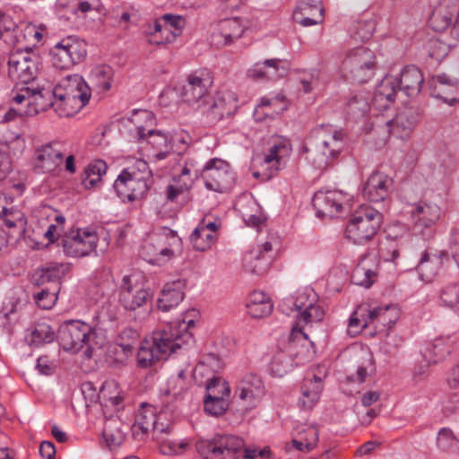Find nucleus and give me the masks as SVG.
<instances>
[{
    "instance_id": "69168bd1",
    "label": "nucleus",
    "mask_w": 459,
    "mask_h": 459,
    "mask_svg": "<svg viewBox=\"0 0 459 459\" xmlns=\"http://www.w3.org/2000/svg\"><path fill=\"white\" fill-rule=\"evenodd\" d=\"M373 359L368 356L361 364L357 368L356 373L348 377V379L352 382L363 383L368 374V368L373 367Z\"/></svg>"
},
{
    "instance_id": "774afa93",
    "label": "nucleus",
    "mask_w": 459,
    "mask_h": 459,
    "mask_svg": "<svg viewBox=\"0 0 459 459\" xmlns=\"http://www.w3.org/2000/svg\"><path fill=\"white\" fill-rule=\"evenodd\" d=\"M13 96L12 100L16 104H22L24 100H28L29 106L32 104V95L34 93V89L28 86L22 87L21 89L15 87L13 91Z\"/></svg>"
},
{
    "instance_id": "5701e85b",
    "label": "nucleus",
    "mask_w": 459,
    "mask_h": 459,
    "mask_svg": "<svg viewBox=\"0 0 459 459\" xmlns=\"http://www.w3.org/2000/svg\"><path fill=\"white\" fill-rule=\"evenodd\" d=\"M444 258H448L446 251H441L437 254L432 253L428 248L425 249L417 264V271L421 280L430 281L442 266Z\"/></svg>"
},
{
    "instance_id": "4be33fe9",
    "label": "nucleus",
    "mask_w": 459,
    "mask_h": 459,
    "mask_svg": "<svg viewBox=\"0 0 459 459\" xmlns=\"http://www.w3.org/2000/svg\"><path fill=\"white\" fill-rule=\"evenodd\" d=\"M289 65L281 59H266L262 64L255 65L247 71L248 77L255 80L275 79L287 74Z\"/></svg>"
},
{
    "instance_id": "603ef678",
    "label": "nucleus",
    "mask_w": 459,
    "mask_h": 459,
    "mask_svg": "<svg viewBox=\"0 0 459 459\" xmlns=\"http://www.w3.org/2000/svg\"><path fill=\"white\" fill-rule=\"evenodd\" d=\"M443 304L459 313V284L449 283L446 285L440 293Z\"/></svg>"
},
{
    "instance_id": "2f4dec72",
    "label": "nucleus",
    "mask_w": 459,
    "mask_h": 459,
    "mask_svg": "<svg viewBox=\"0 0 459 459\" xmlns=\"http://www.w3.org/2000/svg\"><path fill=\"white\" fill-rule=\"evenodd\" d=\"M272 255H262V250L253 249L244 257V268L247 272L261 275L270 267Z\"/></svg>"
},
{
    "instance_id": "5fc2aeb1",
    "label": "nucleus",
    "mask_w": 459,
    "mask_h": 459,
    "mask_svg": "<svg viewBox=\"0 0 459 459\" xmlns=\"http://www.w3.org/2000/svg\"><path fill=\"white\" fill-rule=\"evenodd\" d=\"M204 411L209 415L220 416L226 412L229 408L227 399L211 398V395H204Z\"/></svg>"
},
{
    "instance_id": "052dcab7",
    "label": "nucleus",
    "mask_w": 459,
    "mask_h": 459,
    "mask_svg": "<svg viewBox=\"0 0 459 459\" xmlns=\"http://www.w3.org/2000/svg\"><path fill=\"white\" fill-rule=\"evenodd\" d=\"M88 85L83 78L79 74H70L64 78L58 85L54 88V91L64 93L69 92V90L74 91L78 87H82L85 89V86Z\"/></svg>"
},
{
    "instance_id": "a211bd4d",
    "label": "nucleus",
    "mask_w": 459,
    "mask_h": 459,
    "mask_svg": "<svg viewBox=\"0 0 459 459\" xmlns=\"http://www.w3.org/2000/svg\"><path fill=\"white\" fill-rule=\"evenodd\" d=\"M212 82V77L206 70L189 74L180 92L183 100L189 104L199 101L206 94Z\"/></svg>"
},
{
    "instance_id": "4468645a",
    "label": "nucleus",
    "mask_w": 459,
    "mask_h": 459,
    "mask_svg": "<svg viewBox=\"0 0 459 459\" xmlns=\"http://www.w3.org/2000/svg\"><path fill=\"white\" fill-rule=\"evenodd\" d=\"M156 418L155 409L151 405L143 404L138 410L132 426L134 438L141 439L146 433L152 430L154 437L161 439L160 435L171 432L172 427L169 424L164 426L162 423H158Z\"/></svg>"
},
{
    "instance_id": "c03bdc74",
    "label": "nucleus",
    "mask_w": 459,
    "mask_h": 459,
    "mask_svg": "<svg viewBox=\"0 0 459 459\" xmlns=\"http://www.w3.org/2000/svg\"><path fill=\"white\" fill-rule=\"evenodd\" d=\"M113 77L111 67L101 65L91 71V78L100 91L105 92L110 90Z\"/></svg>"
},
{
    "instance_id": "6e6552de",
    "label": "nucleus",
    "mask_w": 459,
    "mask_h": 459,
    "mask_svg": "<svg viewBox=\"0 0 459 459\" xmlns=\"http://www.w3.org/2000/svg\"><path fill=\"white\" fill-rule=\"evenodd\" d=\"M299 335L302 336V341H306L307 339V333H305L301 329H297L296 326H293L288 344V351H278L273 355L270 362V372L273 376L277 377L285 376L293 368V357H306L305 353L308 352V350L307 348H305L303 344L301 345V351H297L300 345V338Z\"/></svg>"
},
{
    "instance_id": "4c0bfd02",
    "label": "nucleus",
    "mask_w": 459,
    "mask_h": 459,
    "mask_svg": "<svg viewBox=\"0 0 459 459\" xmlns=\"http://www.w3.org/2000/svg\"><path fill=\"white\" fill-rule=\"evenodd\" d=\"M185 26V20L180 15L167 13L154 22L155 31H174L172 37H178Z\"/></svg>"
},
{
    "instance_id": "2eb2a0df",
    "label": "nucleus",
    "mask_w": 459,
    "mask_h": 459,
    "mask_svg": "<svg viewBox=\"0 0 459 459\" xmlns=\"http://www.w3.org/2000/svg\"><path fill=\"white\" fill-rule=\"evenodd\" d=\"M327 130L331 134L321 139L317 145V151L321 152L322 157L318 160L317 167L323 168L328 166L333 160L337 159L344 149V133L342 130H332L331 126L320 125L315 131L317 134L323 130Z\"/></svg>"
},
{
    "instance_id": "a18cd8bd",
    "label": "nucleus",
    "mask_w": 459,
    "mask_h": 459,
    "mask_svg": "<svg viewBox=\"0 0 459 459\" xmlns=\"http://www.w3.org/2000/svg\"><path fill=\"white\" fill-rule=\"evenodd\" d=\"M452 17L453 14L446 8L437 7L429 19V25L433 30L442 32L450 26Z\"/></svg>"
},
{
    "instance_id": "f3484780",
    "label": "nucleus",
    "mask_w": 459,
    "mask_h": 459,
    "mask_svg": "<svg viewBox=\"0 0 459 459\" xmlns=\"http://www.w3.org/2000/svg\"><path fill=\"white\" fill-rule=\"evenodd\" d=\"M394 189V180L388 175L380 171H374L367 179L363 189V196L373 203L387 200Z\"/></svg>"
},
{
    "instance_id": "bf43d9fd",
    "label": "nucleus",
    "mask_w": 459,
    "mask_h": 459,
    "mask_svg": "<svg viewBox=\"0 0 459 459\" xmlns=\"http://www.w3.org/2000/svg\"><path fill=\"white\" fill-rule=\"evenodd\" d=\"M59 288L56 286L52 290L48 289H42L39 292L34 295L37 305L42 309H50L56 301V293Z\"/></svg>"
},
{
    "instance_id": "79ce46f5",
    "label": "nucleus",
    "mask_w": 459,
    "mask_h": 459,
    "mask_svg": "<svg viewBox=\"0 0 459 459\" xmlns=\"http://www.w3.org/2000/svg\"><path fill=\"white\" fill-rule=\"evenodd\" d=\"M377 274L371 268L367 267L364 263L358 264L352 271L351 281L352 283L369 288L377 280Z\"/></svg>"
},
{
    "instance_id": "aec40b11",
    "label": "nucleus",
    "mask_w": 459,
    "mask_h": 459,
    "mask_svg": "<svg viewBox=\"0 0 459 459\" xmlns=\"http://www.w3.org/2000/svg\"><path fill=\"white\" fill-rule=\"evenodd\" d=\"M237 102L234 92L230 91L218 92L208 110L211 122H218L234 115L238 109Z\"/></svg>"
},
{
    "instance_id": "8fccbe9b",
    "label": "nucleus",
    "mask_w": 459,
    "mask_h": 459,
    "mask_svg": "<svg viewBox=\"0 0 459 459\" xmlns=\"http://www.w3.org/2000/svg\"><path fill=\"white\" fill-rule=\"evenodd\" d=\"M215 235L205 232L203 228H195L190 235L193 247L197 251H205L211 248L214 242Z\"/></svg>"
},
{
    "instance_id": "de8ad7c7",
    "label": "nucleus",
    "mask_w": 459,
    "mask_h": 459,
    "mask_svg": "<svg viewBox=\"0 0 459 459\" xmlns=\"http://www.w3.org/2000/svg\"><path fill=\"white\" fill-rule=\"evenodd\" d=\"M140 333L134 327H126L117 337V343L122 348L125 354H131L138 342Z\"/></svg>"
},
{
    "instance_id": "39448f33",
    "label": "nucleus",
    "mask_w": 459,
    "mask_h": 459,
    "mask_svg": "<svg viewBox=\"0 0 459 459\" xmlns=\"http://www.w3.org/2000/svg\"><path fill=\"white\" fill-rule=\"evenodd\" d=\"M374 52L366 47L351 49L342 61V71L347 79L356 83H365L375 74Z\"/></svg>"
},
{
    "instance_id": "7c9ffc66",
    "label": "nucleus",
    "mask_w": 459,
    "mask_h": 459,
    "mask_svg": "<svg viewBox=\"0 0 459 459\" xmlns=\"http://www.w3.org/2000/svg\"><path fill=\"white\" fill-rule=\"evenodd\" d=\"M369 99L366 92H359L351 97L345 108L347 117L354 121L366 118L370 110Z\"/></svg>"
},
{
    "instance_id": "9d476101",
    "label": "nucleus",
    "mask_w": 459,
    "mask_h": 459,
    "mask_svg": "<svg viewBox=\"0 0 459 459\" xmlns=\"http://www.w3.org/2000/svg\"><path fill=\"white\" fill-rule=\"evenodd\" d=\"M39 56L30 52H18L12 55L8 60V74L19 84H28L33 82L39 72Z\"/></svg>"
},
{
    "instance_id": "423d86ee",
    "label": "nucleus",
    "mask_w": 459,
    "mask_h": 459,
    "mask_svg": "<svg viewBox=\"0 0 459 459\" xmlns=\"http://www.w3.org/2000/svg\"><path fill=\"white\" fill-rule=\"evenodd\" d=\"M244 446V440L234 435H216L196 443V450L204 459H237Z\"/></svg>"
},
{
    "instance_id": "9b49d317",
    "label": "nucleus",
    "mask_w": 459,
    "mask_h": 459,
    "mask_svg": "<svg viewBox=\"0 0 459 459\" xmlns=\"http://www.w3.org/2000/svg\"><path fill=\"white\" fill-rule=\"evenodd\" d=\"M57 240L65 255L73 257L86 256L93 251L96 252L98 243L94 231L80 229Z\"/></svg>"
},
{
    "instance_id": "49530a36",
    "label": "nucleus",
    "mask_w": 459,
    "mask_h": 459,
    "mask_svg": "<svg viewBox=\"0 0 459 459\" xmlns=\"http://www.w3.org/2000/svg\"><path fill=\"white\" fill-rule=\"evenodd\" d=\"M143 255L145 253L149 256H145L144 259L151 264H160L169 261L173 256V250L169 247H161L155 249L153 244L146 242L142 247Z\"/></svg>"
},
{
    "instance_id": "58836bf2",
    "label": "nucleus",
    "mask_w": 459,
    "mask_h": 459,
    "mask_svg": "<svg viewBox=\"0 0 459 459\" xmlns=\"http://www.w3.org/2000/svg\"><path fill=\"white\" fill-rule=\"evenodd\" d=\"M56 338L53 328L47 323H37L31 330L29 343L35 347L52 342Z\"/></svg>"
},
{
    "instance_id": "412c9836",
    "label": "nucleus",
    "mask_w": 459,
    "mask_h": 459,
    "mask_svg": "<svg viewBox=\"0 0 459 459\" xmlns=\"http://www.w3.org/2000/svg\"><path fill=\"white\" fill-rule=\"evenodd\" d=\"M244 32V27L238 18L221 21L217 28L212 33V43L217 47H224L231 44Z\"/></svg>"
},
{
    "instance_id": "13d9d810",
    "label": "nucleus",
    "mask_w": 459,
    "mask_h": 459,
    "mask_svg": "<svg viewBox=\"0 0 459 459\" xmlns=\"http://www.w3.org/2000/svg\"><path fill=\"white\" fill-rule=\"evenodd\" d=\"M456 437L449 428H442L437 437V446L443 452L452 453Z\"/></svg>"
},
{
    "instance_id": "c756f323",
    "label": "nucleus",
    "mask_w": 459,
    "mask_h": 459,
    "mask_svg": "<svg viewBox=\"0 0 459 459\" xmlns=\"http://www.w3.org/2000/svg\"><path fill=\"white\" fill-rule=\"evenodd\" d=\"M46 96L48 100L53 96L56 98V102H49L48 105H54V111L59 117H71L80 111L84 106L82 103L74 99V97H69V95L61 92H46Z\"/></svg>"
},
{
    "instance_id": "c9c22d12",
    "label": "nucleus",
    "mask_w": 459,
    "mask_h": 459,
    "mask_svg": "<svg viewBox=\"0 0 459 459\" xmlns=\"http://www.w3.org/2000/svg\"><path fill=\"white\" fill-rule=\"evenodd\" d=\"M108 166L102 160H96L90 163L82 175V183L85 188L94 187L101 177L106 174Z\"/></svg>"
},
{
    "instance_id": "1a4fd4ad",
    "label": "nucleus",
    "mask_w": 459,
    "mask_h": 459,
    "mask_svg": "<svg viewBox=\"0 0 459 459\" xmlns=\"http://www.w3.org/2000/svg\"><path fill=\"white\" fill-rule=\"evenodd\" d=\"M85 41L69 36L56 43L51 50L52 64L57 69H69L87 56Z\"/></svg>"
},
{
    "instance_id": "f03ea898",
    "label": "nucleus",
    "mask_w": 459,
    "mask_h": 459,
    "mask_svg": "<svg viewBox=\"0 0 459 459\" xmlns=\"http://www.w3.org/2000/svg\"><path fill=\"white\" fill-rule=\"evenodd\" d=\"M56 338L65 351L77 353L85 347L84 357L92 358L96 332L90 325L80 320L65 321L59 326Z\"/></svg>"
},
{
    "instance_id": "b1692460",
    "label": "nucleus",
    "mask_w": 459,
    "mask_h": 459,
    "mask_svg": "<svg viewBox=\"0 0 459 459\" xmlns=\"http://www.w3.org/2000/svg\"><path fill=\"white\" fill-rule=\"evenodd\" d=\"M399 91H403L408 97L417 96L424 82V77L421 71L415 65L406 66L400 74L395 77Z\"/></svg>"
},
{
    "instance_id": "864d4df0",
    "label": "nucleus",
    "mask_w": 459,
    "mask_h": 459,
    "mask_svg": "<svg viewBox=\"0 0 459 459\" xmlns=\"http://www.w3.org/2000/svg\"><path fill=\"white\" fill-rule=\"evenodd\" d=\"M324 316L325 310L320 306L309 302L307 307L298 316V324L304 322L307 325L314 322H321Z\"/></svg>"
},
{
    "instance_id": "a19ab883",
    "label": "nucleus",
    "mask_w": 459,
    "mask_h": 459,
    "mask_svg": "<svg viewBox=\"0 0 459 459\" xmlns=\"http://www.w3.org/2000/svg\"><path fill=\"white\" fill-rule=\"evenodd\" d=\"M397 91H399V86L396 78L385 76L377 88L375 99L377 101L385 100L388 103H393Z\"/></svg>"
},
{
    "instance_id": "dca6fc26",
    "label": "nucleus",
    "mask_w": 459,
    "mask_h": 459,
    "mask_svg": "<svg viewBox=\"0 0 459 459\" xmlns=\"http://www.w3.org/2000/svg\"><path fill=\"white\" fill-rule=\"evenodd\" d=\"M346 195L339 190H319L315 193L312 205L318 218H333L342 210Z\"/></svg>"
},
{
    "instance_id": "e433bc0d",
    "label": "nucleus",
    "mask_w": 459,
    "mask_h": 459,
    "mask_svg": "<svg viewBox=\"0 0 459 459\" xmlns=\"http://www.w3.org/2000/svg\"><path fill=\"white\" fill-rule=\"evenodd\" d=\"M122 422L116 418L108 419L103 429V437L108 446H120L125 439V433L121 429Z\"/></svg>"
},
{
    "instance_id": "09e8293b",
    "label": "nucleus",
    "mask_w": 459,
    "mask_h": 459,
    "mask_svg": "<svg viewBox=\"0 0 459 459\" xmlns=\"http://www.w3.org/2000/svg\"><path fill=\"white\" fill-rule=\"evenodd\" d=\"M230 394L229 383L221 377H214L208 380L206 385L205 395H211V398L227 399Z\"/></svg>"
},
{
    "instance_id": "680f3d73",
    "label": "nucleus",
    "mask_w": 459,
    "mask_h": 459,
    "mask_svg": "<svg viewBox=\"0 0 459 459\" xmlns=\"http://www.w3.org/2000/svg\"><path fill=\"white\" fill-rule=\"evenodd\" d=\"M187 446L188 443L185 440L161 439L160 451L166 455H175L182 454Z\"/></svg>"
},
{
    "instance_id": "4d7b16f0",
    "label": "nucleus",
    "mask_w": 459,
    "mask_h": 459,
    "mask_svg": "<svg viewBox=\"0 0 459 459\" xmlns=\"http://www.w3.org/2000/svg\"><path fill=\"white\" fill-rule=\"evenodd\" d=\"M46 92H54V89H34V93L32 95V104L35 106L34 111L39 113V111H46L48 108H52L54 109V105H48L49 102H56V96H53L49 100L46 96Z\"/></svg>"
},
{
    "instance_id": "ea45409f",
    "label": "nucleus",
    "mask_w": 459,
    "mask_h": 459,
    "mask_svg": "<svg viewBox=\"0 0 459 459\" xmlns=\"http://www.w3.org/2000/svg\"><path fill=\"white\" fill-rule=\"evenodd\" d=\"M398 312L390 306L377 307L368 310V319L370 322L378 321L382 325L391 328L397 320Z\"/></svg>"
},
{
    "instance_id": "a878e982",
    "label": "nucleus",
    "mask_w": 459,
    "mask_h": 459,
    "mask_svg": "<svg viewBox=\"0 0 459 459\" xmlns=\"http://www.w3.org/2000/svg\"><path fill=\"white\" fill-rule=\"evenodd\" d=\"M323 390V378L313 376L311 379H305L301 385V396L299 399V406L302 410H311L320 398Z\"/></svg>"
},
{
    "instance_id": "f8f14e48",
    "label": "nucleus",
    "mask_w": 459,
    "mask_h": 459,
    "mask_svg": "<svg viewBox=\"0 0 459 459\" xmlns=\"http://www.w3.org/2000/svg\"><path fill=\"white\" fill-rule=\"evenodd\" d=\"M412 230L424 239L431 238L436 231V223L440 218V208L437 204L420 203L411 211Z\"/></svg>"
},
{
    "instance_id": "ddd939ff",
    "label": "nucleus",
    "mask_w": 459,
    "mask_h": 459,
    "mask_svg": "<svg viewBox=\"0 0 459 459\" xmlns=\"http://www.w3.org/2000/svg\"><path fill=\"white\" fill-rule=\"evenodd\" d=\"M113 187L117 196L123 202H134L143 198L149 189L147 181L143 178H137L135 174L124 169L114 182Z\"/></svg>"
},
{
    "instance_id": "393cba45",
    "label": "nucleus",
    "mask_w": 459,
    "mask_h": 459,
    "mask_svg": "<svg viewBox=\"0 0 459 459\" xmlns=\"http://www.w3.org/2000/svg\"><path fill=\"white\" fill-rule=\"evenodd\" d=\"M70 270L71 265L67 263H47L33 275L34 284L40 286L46 282H52L57 285Z\"/></svg>"
},
{
    "instance_id": "338daca9",
    "label": "nucleus",
    "mask_w": 459,
    "mask_h": 459,
    "mask_svg": "<svg viewBox=\"0 0 459 459\" xmlns=\"http://www.w3.org/2000/svg\"><path fill=\"white\" fill-rule=\"evenodd\" d=\"M273 306L271 301L262 302L256 305H247L248 313L255 318H261L269 316Z\"/></svg>"
},
{
    "instance_id": "473e14b6",
    "label": "nucleus",
    "mask_w": 459,
    "mask_h": 459,
    "mask_svg": "<svg viewBox=\"0 0 459 459\" xmlns=\"http://www.w3.org/2000/svg\"><path fill=\"white\" fill-rule=\"evenodd\" d=\"M289 150V145L283 142L274 143L271 146L269 152L264 159V164L267 165L270 169V177L273 176L285 167L286 162L282 154H287Z\"/></svg>"
},
{
    "instance_id": "6e6d98bb",
    "label": "nucleus",
    "mask_w": 459,
    "mask_h": 459,
    "mask_svg": "<svg viewBox=\"0 0 459 459\" xmlns=\"http://www.w3.org/2000/svg\"><path fill=\"white\" fill-rule=\"evenodd\" d=\"M419 121V114L411 108L400 112L394 120L396 126L404 132H410Z\"/></svg>"
},
{
    "instance_id": "37998d69",
    "label": "nucleus",
    "mask_w": 459,
    "mask_h": 459,
    "mask_svg": "<svg viewBox=\"0 0 459 459\" xmlns=\"http://www.w3.org/2000/svg\"><path fill=\"white\" fill-rule=\"evenodd\" d=\"M430 94L434 98L442 100L450 106L459 101V87H449L445 84L429 83Z\"/></svg>"
},
{
    "instance_id": "c85d7f7f",
    "label": "nucleus",
    "mask_w": 459,
    "mask_h": 459,
    "mask_svg": "<svg viewBox=\"0 0 459 459\" xmlns=\"http://www.w3.org/2000/svg\"><path fill=\"white\" fill-rule=\"evenodd\" d=\"M294 20L304 27L321 23L324 20V9L320 4L301 3L294 11Z\"/></svg>"
},
{
    "instance_id": "bb28decb",
    "label": "nucleus",
    "mask_w": 459,
    "mask_h": 459,
    "mask_svg": "<svg viewBox=\"0 0 459 459\" xmlns=\"http://www.w3.org/2000/svg\"><path fill=\"white\" fill-rule=\"evenodd\" d=\"M184 286L185 283L182 281L167 283L158 299V308L168 312L176 307L185 298Z\"/></svg>"
},
{
    "instance_id": "0eeeda50",
    "label": "nucleus",
    "mask_w": 459,
    "mask_h": 459,
    "mask_svg": "<svg viewBox=\"0 0 459 459\" xmlns=\"http://www.w3.org/2000/svg\"><path fill=\"white\" fill-rule=\"evenodd\" d=\"M201 177L207 189L222 193L232 186L235 175L229 162L212 158L209 160L201 171H195V178Z\"/></svg>"
},
{
    "instance_id": "f704fd0d",
    "label": "nucleus",
    "mask_w": 459,
    "mask_h": 459,
    "mask_svg": "<svg viewBox=\"0 0 459 459\" xmlns=\"http://www.w3.org/2000/svg\"><path fill=\"white\" fill-rule=\"evenodd\" d=\"M150 297L151 295L147 290L139 289L132 293L128 291L119 293L118 301L125 310L135 311L146 304Z\"/></svg>"
},
{
    "instance_id": "72a5a7b5",
    "label": "nucleus",
    "mask_w": 459,
    "mask_h": 459,
    "mask_svg": "<svg viewBox=\"0 0 459 459\" xmlns=\"http://www.w3.org/2000/svg\"><path fill=\"white\" fill-rule=\"evenodd\" d=\"M279 100V97H274L273 99H261L260 103L257 105L253 114L255 120L258 122H263L266 119L272 120L286 110L288 108L287 105H283L277 109L272 110L271 106H275Z\"/></svg>"
},
{
    "instance_id": "3c124183",
    "label": "nucleus",
    "mask_w": 459,
    "mask_h": 459,
    "mask_svg": "<svg viewBox=\"0 0 459 459\" xmlns=\"http://www.w3.org/2000/svg\"><path fill=\"white\" fill-rule=\"evenodd\" d=\"M375 30L376 22L374 20H359L353 24L351 33L356 40L365 41L371 38Z\"/></svg>"
},
{
    "instance_id": "6ab92c4d",
    "label": "nucleus",
    "mask_w": 459,
    "mask_h": 459,
    "mask_svg": "<svg viewBox=\"0 0 459 459\" xmlns=\"http://www.w3.org/2000/svg\"><path fill=\"white\" fill-rule=\"evenodd\" d=\"M64 154L58 143H49L35 152V167L42 172L54 171L63 161Z\"/></svg>"
},
{
    "instance_id": "cd10ccee",
    "label": "nucleus",
    "mask_w": 459,
    "mask_h": 459,
    "mask_svg": "<svg viewBox=\"0 0 459 459\" xmlns=\"http://www.w3.org/2000/svg\"><path fill=\"white\" fill-rule=\"evenodd\" d=\"M262 378L255 373L244 374L238 380L236 394L241 400L255 399L264 394Z\"/></svg>"
},
{
    "instance_id": "e2e57ef3",
    "label": "nucleus",
    "mask_w": 459,
    "mask_h": 459,
    "mask_svg": "<svg viewBox=\"0 0 459 459\" xmlns=\"http://www.w3.org/2000/svg\"><path fill=\"white\" fill-rule=\"evenodd\" d=\"M426 351L429 353H433L434 358L432 359L433 363H437L442 359H444L446 355L450 354L451 348L448 345H446L443 339H436L432 343L429 349Z\"/></svg>"
},
{
    "instance_id": "0e129e2a",
    "label": "nucleus",
    "mask_w": 459,
    "mask_h": 459,
    "mask_svg": "<svg viewBox=\"0 0 459 459\" xmlns=\"http://www.w3.org/2000/svg\"><path fill=\"white\" fill-rule=\"evenodd\" d=\"M448 46L438 40L437 39H431L429 42V56L435 60L440 61L445 58L448 54Z\"/></svg>"
},
{
    "instance_id": "f257e3e1",
    "label": "nucleus",
    "mask_w": 459,
    "mask_h": 459,
    "mask_svg": "<svg viewBox=\"0 0 459 459\" xmlns=\"http://www.w3.org/2000/svg\"><path fill=\"white\" fill-rule=\"evenodd\" d=\"M193 341L188 332L180 333V331L171 327L161 329L153 333L152 340H143L137 352V365L147 368L157 361L166 359L169 354L174 353L183 346Z\"/></svg>"
},
{
    "instance_id": "20e7f679",
    "label": "nucleus",
    "mask_w": 459,
    "mask_h": 459,
    "mask_svg": "<svg viewBox=\"0 0 459 459\" xmlns=\"http://www.w3.org/2000/svg\"><path fill=\"white\" fill-rule=\"evenodd\" d=\"M133 120L136 123L144 120V125H136L133 137L137 143L150 145L157 152L153 154L156 160H164L169 153V135L152 127L154 125L153 113L146 109L136 111L134 114Z\"/></svg>"
},
{
    "instance_id": "7ed1b4c3",
    "label": "nucleus",
    "mask_w": 459,
    "mask_h": 459,
    "mask_svg": "<svg viewBox=\"0 0 459 459\" xmlns=\"http://www.w3.org/2000/svg\"><path fill=\"white\" fill-rule=\"evenodd\" d=\"M383 221V214L370 206H361L352 214L345 236L354 244L363 245L377 233Z\"/></svg>"
}]
</instances>
